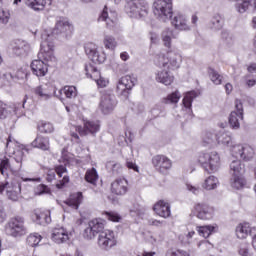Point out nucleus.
Returning a JSON list of instances; mask_svg holds the SVG:
<instances>
[{"instance_id":"1","label":"nucleus","mask_w":256,"mask_h":256,"mask_svg":"<svg viewBox=\"0 0 256 256\" xmlns=\"http://www.w3.org/2000/svg\"><path fill=\"white\" fill-rule=\"evenodd\" d=\"M55 43L51 41V36L45 32L42 35V42L40 52L38 53V59L33 60L31 63L32 73L36 77H45L49 71L48 65L53 66L57 63V57H55Z\"/></svg>"},{"instance_id":"2","label":"nucleus","mask_w":256,"mask_h":256,"mask_svg":"<svg viewBox=\"0 0 256 256\" xmlns=\"http://www.w3.org/2000/svg\"><path fill=\"white\" fill-rule=\"evenodd\" d=\"M183 63V56L181 53L173 48H168L165 54H157L154 58V65L156 67H166L167 69H179Z\"/></svg>"},{"instance_id":"3","label":"nucleus","mask_w":256,"mask_h":256,"mask_svg":"<svg viewBox=\"0 0 256 256\" xmlns=\"http://www.w3.org/2000/svg\"><path fill=\"white\" fill-rule=\"evenodd\" d=\"M196 161L204 167L205 171H211V173H217L221 168V156L217 151L199 152Z\"/></svg>"},{"instance_id":"4","label":"nucleus","mask_w":256,"mask_h":256,"mask_svg":"<svg viewBox=\"0 0 256 256\" xmlns=\"http://www.w3.org/2000/svg\"><path fill=\"white\" fill-rule=\"evenodd\" d=\"M124 11L132 19H141L149 15V4L145 0H126Z\"/></svg>"},{"instance_id":"5","label":"nucleus","mask_w":256,"mask_h":256,"mask_svg":"<svg viewBox=\"0 0 256 256\" xmlns=\"http://www.w3.org/2000/svg\"><path fill=\"white\" fill-rule=\"evenodd\" d=\"M5 153L9 155V157H14V160L18 163L16 170L21 169V163H23V159H25L27 148L9 136L6 141Z\"/></svg>"},{"instance_id":"6","label":"nucleus","mask_w":256,"mask_h":256,"mask_svg":"<svg viewBox=\"0 0 256 256\" xmlns=\"http://www.w3.org/2000/svg\"><path fill=\"white\" fill-rule=\"evenodd\" d=\"M155 17L162 23H167L173 17L171 0H155L152 6Z\"/></svg>"},{"instance_id":"7","label":"nucleus","mask_w":256,"mask_h":256,"mask_svg":"<svg viewBox=\"0 0 256 256\" xmlns=\"http://www.w3.org/2000/svg\"><path fill=\"white\" fill-rule=\"evenodd\" d=\"M5 193L9 201L17 202L21 196V182L17 180L0 182V195Z\"/></svg>"},{"instance_id":"8","label":"nucleus","mask_w":256,"mask_h":256,"mask_svg":"<svg viewBox=\"0 0 256 256\" xmlns=\"http://www.w3.org/2000/svg\"><path fill=\"white\" fill-rule=\"evenodd\" d=\"M230 155L234 159L251 161L255 157V150L249 144H233L230 146Z\"/></svg>"},{"instance_id":"9","label":"nucleus","mask_w":256,"mask_h":256,"mask_svg":"<svg viewBox=\"0 0 256 256\" xmlns=\"http://www.w3.org/2000/svg\"><path fill=\"white\" fill-rule=\"evenodd\" d=\"M5 232L10 237H23L27 235V227H25V218L16 216L8 222Z\"/></svg>"},{"instance_id":"10","label":"nucleus","mask_w":256,"mask_h":256,"mask_svg":"<svg viewBox=\"0 0 256 256\" xmlns=\"http://www.w3.org/2000/svg\"><path fill=\"white\" fill-rule=\"evenodd\" d=\"M137 85V78L135 76L126 75L119 79L116 86L117 94L122 97V99H129L131 94V89Z\"/></svg>"},{"instance_id":"11","label":"nucleus","mask_w":256,"mask_h":256,"mask_svg":"<svg viewBox=\"0 0 256 256\" xmlns=\"http://www.w3.org/2000/svg\"><path fill=\"white\" fill-rule=\"evenodd\" d=\"M191 215L201 221H211L215 215V209L205 202H198L192 207Z\"/></svg>"},{"instance_id":"12","label":"nucleus","mask_w":256,"mask_h":256,"mask_svg":"<svg viewBox=\"0 0 256 256\" xmlns=\"http://www.w3.org/2000/svg\"><path fill=\"white\" fill-rule=\"evenodd\" d=\"M72 32L73 25L69 23V20H67L66 18H60L59 20H57L53 32L49 33V31L44 30L41 35V39H43V35L47 33L49 37H51V41L53 43V35H63V37H69V35H71Z\"/></svg>"},{"instance_id":"13","label":"nucleus","mask_w":256,"mask_h":256,"mask_svg":"<svg viewBox=\"0 0 256 256\" xmlns=\"http://www.w3.org/2000/svg\"><path fill=\"white\" fill-rule=\"evenodd\" d=\"M97 245L102 251H110L117 245V238L115 232L106 229L98 235Z\"/></svg>"},{"instance_id":"14","label":"nucleus","mask_w":256,"mask_h":256,"mask_svg":"<svg viewBox=\"0 0 256 256\" xmlns=\"http://www.w3.org/2000/svg\"><path fill=\"white\" fill-rule=\"evenodd\" d=\"M105 231V220L96 218L88 223V227L84 230V239L91 241L95 239L97 235H101Z\"/></svg>"},{"instance_id":"15","label":"nucleus","mask_w":256,"mask_h":256,"mask_svg":"<svg viewBox=\"0 0 256 256\" xmlns=\"http://www.w3.org/2000/svg\"><path fill=\"white\" fill-rule=\"evenodd\" d=\"M101 21L106 22V28L110 31H117V27H119V19L117 18V13L113 10H109L107 6L104 7L98 17V22L101 23Z\"/></svg>"},{"instance_id":"16","label":"nucleus","mask_w":256,"mask_h":256,"mask_svg":"<svg viewBox=\"0 0 256 256\" xmlns=\"http://www.w3.org/2000/svg\"><path fill=\"white\" fill-rule=\"evenodd\" d=\"M85 53L88 55L89 59L93 61V63H105L107 59V54L105 53L103 47H98L93 43L85 46Z\"/></svg>"},{"instance_id":"17","label":"nucleus","mask_w":256,"mask_h":256,"mask_svg":"<svg viewBox=\"0 0 256 256\" xmlns=\"http://www.w3.org/2000/svg\"><path fill=\"white\" fill-rule=\"evenodd\" d=\"M73 233L65 226H59L51 231V239L56 245H63L71 239Z\"/></svg>"},{"instance_id":"18","label":"nucleus","mask_w":256,"mask_h":256,"mask_svg":"<svg viewBox=\"0 0 256 256\" xmlns=\"http://www.w3.org/2000/svg\"><path fill=\"white\" fill-rule=\"evenodd\" d=\"M117 107V98L113 94H103L100 100L99 109L103 115H109Z\"/></svg>"},{"instance_id":"19","label":"nucleus","mask_w":256,"mask_h":256,"mask_svg":"<svg viewBox=\"0 0 256 256\" xmlns=\"http://www.w3.org/2000/svg\"><path fill=\"white\" fill-rule=\"evenodd\" d=\"M240 121H243V102L237 99L235 100V110L229 116L230 127L239 129L241 127Z\"/></svg>"},{"instance_id":"20","label":"nucleus","mask_w":256,"mask_h":256,"mask_svg":"<svg viewBox=\"0 0 256 256\" xmlns=\"http://www.w3.org/2000/svg\"><path fill=\"white\" fill-rule=\"evenodd\" d=\"M170 68L166 67H158V70L155 71V81L157 83H161V85H165L169 87V85H173V81H175V76L169 70Z\"/></svg>"},{"instance_id":"21","label":"nucleus","mask_w":256,"mask_h":256,"mask_svg":"<svg viewBox=\"0 0 256 256\" xmlns=\"http://www.w3.org/2000/svg\"><path fill=\"white\" fill-rule=\"evenodd\" d=\"M85 72L87 77H90V79H93L97 83L98 87H107L109 85V80L101 76V72H99L95 65L86 64Z\"/></svg>"},{"instance_id":"22","label":"nucleus","mask_w":256,"mask_h":256,"mask_svg":"<svg viewBox=\"0 0 256 256\" xmlns=\"http://www.w3.org/2000/svg\"><path fill=\"white\" fill-rule=\"evenodd\" d=\"M153 167L159 173H167L172 167L173 162L165 155H156L152 158Z\"/></svg>"},{"instance_id":"23","label":"nucleus","mask_w":256,"mask_h":256,"mask_svg":"<svg viewBox=\"0 0 256 256\" xmlns=\"http://www.w3.org/2000/svg\"><path fill=\"white\" fill-rule=\"evenodd\" d=\"M57 91L51 84H42L34 89V94L37 95L38 99L41 101H49L53 99Z\"/></svg>"},{"instance_id":"24","label":"nucleus","mask_w":256,"mask_h":256,"mask_svg":"<svg viewBox=\"0 0 256 256\" xmlns=\"http://www.w3.org/2000/svg\"><path fill=\"white\" fill-rule=\"evenodd\" d=\"M195 237V230L191 225H184L179 227L177 239L182 245H191V240Z\"/></svg>"},{"instance_id":"25","label":"nucleus","mask_w":256,"mask_h":256,"mask_svg":"<svg viewBox=\"0 0 256 256\" xmlns=\"http://www.w3.org/2000/svg\"><path fill=\"white\" fill-rule=\"evenodd\" d=\"M101 129V124H99V121H86L84 122V127L77 126L76 131L79 132V135L85 136V135H95L96 133H99Z\"/></svg>"},{"instance_id":"26","label":"nucleus","mask_w":256,"mask_h":256,"mask_svg":"<svg viewBox=\"0 0 256 256\" xmlns=\"http://www.w3.org/2000/svg\"><path fill=\"white\" fill-rule=\"evenodd\" d=\"M129 191V182L125 178H117L111 183V193L123 196Z\"/></svg>"},{"instance_id":"27","label":"nucleus","mask_w":256,"mask_h":256,"mask_svg":"<svg viewBox=\"0 0 256 256\" xmlns=\"http://www.w3.org/2000/svg\"><path fill=\"white\" fill-rule=\"evenodd\" d=\"M153 211L159 217H163V219L171 217V205H169V202L165 200H159L156 204H154Z\"/></svg>"},{"instance_id":"28","label":"nucleus","mask_w":256,"mask_h":256,"mask_svg":"<svg viewBox=\"0 0 256 256\" xmlns=\"http://www.w3.org/2000/svg\"><path fill=\"white\" fill-rule=\"evenodd\" d=\"M171 23L174 29H177L178 31H191V26L187 21V16L183 14H176L172 18Z\"/></svg>"},{"instance_id":"29","label":"nucleus","mask_w":256,"mask_h":256,"mask_svg":"<svg viewBox=\"0 0 256 256\" xmlns=\"http://www.w3.org/2000/svg\"><path fill=\"white\" fill-rule=\"evenodd\" d=\"M256 233V226L251 227L249 223H242L236 227V236L238 239H247L249 235L253 237Z\"/></svg>"},{"instance_id":"30","label":"nucleus","mask_w":256,"mask_h":256,"mask_svg":"<svg viewBox=\"0 0 256 256\" xmlns=\"http://www.w3.org/2000/svg\"><path fill=\"white\" fill-rule=\"evenodd\" d=\"M32 220L38 225H49V223H51V211L35 210V212L32 214Z\"/></svg>"},{"instance_id":"31","label":"nucleus","mask_w":256,"mask_h":256,"mask_svg":"<svg viewBox=\"0 0 256 256\" xmlns=\"http://www.w3.org/2000/svg\"><path fill=\"white\" fill-rule=\"evenodd\" d=\"M34 149H40L41 151H49L51 143L49 137L38 135L31 143Z\"/></svg>"},{"instance_id":"32","label":"nucleus","mask_w":256,"mask_h":256,"mask_svg":"<svg viewBox=\"0 0 256 256\" xmlns=\"http://www.w3.org/2000/svg\"><path fill=\"white\" fill-rule=\"evenodd\" d=\"M65 95L66 99H75L77 97V87L75 86H64L55 93V97L62 99Z\"/></svg>"},{"instance_id":"33","label":"nucleus","mask_w":256,"mask_h":256,"mask_svg":"<svg viewBox=\"0 0 256 256\" xmlns=\"http://www.w3.org/2000/svg\"><path fill=\"white\" fill-rule=\"evenodd\" d=\"M173 39H177V34H175V31H173L171 28H165L161 33V40L164 47L171 49Z\"/></svg>"},{"instance_id":"34","label":"nucleus","mask_w":256,"mask_h":256,"mask_svg":"<svg viewBox=\"0 0 256 256\" xmlns=\"http://www.w3.org/2000/svg\"><path fill=\"white\" fill-rule=\"evenodd\" d=\"M219 230V226L217 224H210L205 226H197L196 231L198 232V235L200 237H204V239H207L210 235H213V233H217Z\"/></svg>"},{"instance_id":"35","label":"nucleus","mask_w":256,"mask_h":256,"mask_svg":"<svg viewBox=\"0 0 256 256\" xmlns=\"http://www.w3.org/2000/svg\"><path fill=\"white\" fill-rule=\"evenodd\" d=\"M83 201V193L77 192L74 194H71L69 199L64 201V205L67 207H70L71 209H79V206L81 205Z\"/></svg>"},{"instance_id":"36","label":"nucleus","mask_w":256,"mask_h":256,"mask_svg":"<svg viewBox=\"0 0 256 256\" xmlns=\"http://www.w3.org/2000/svg\"><path fill=\"white\" fill-rule=\"evenodd\" d=\"M12 50L15 55H27L31 51V46L25 41L18 40L15 42Z\"/></svg>"},{"instance_id":"37","label":"nucleus","mask_w":256,"mask_h":256,"mask_svg":"<svg viewBox=\"0 0 256 256\" xmlns=\"http://www.w3.org/2000/svg\"><path fill=\"white\" fill-rule=\"evenodd\" d=\"M215 138L218 145H223V147H229V150L231 149V145H237V143H233L231 135L225 132H219L215 135Z\"/></svg>"},{"instance_id":"38","label":"nucleus","mask_w":256,"mask_h":256,"mask_svg":"<svg viewBox=\"0 0 256 256\" xmlns=\"http://www.w3.org/2000/svg\"><path fill=\"white\" fill-rule=\"evenodd\" d=\"M55 173L59 178L63 177L62 180H60V183L56 185L58 189H61L63 185L69 183V176L67 175V168L65 166L63 165L56 166Z\"/></svg>"},{"instance_id":"39","label":"nucleus","mask_w":256,"mask_h":256,"mask_svg":"<svg viewBox=\"0 0 256 256\" xmlns=\"http://www.w3.org/2000/svg\"><path fill=\"white\" fill-rule=\"evenodd\" d=\"M229 3H236L235 4V10L240 15H243V13H247L249 11V8L251 7V0H228Z\"/></svg>"},{"instance_id":"40","label":"nucleus","mask_w":256,"mask_h":256,"mask_svg":"<svg viewBox=\"0 0 256 256\" xmlns=\"http://www.w3.org/2000/svg\"><path fill=\"white\" fill-rule=\"evenodd\" d=\"M231 175H243L245 173V164L239 159L231 161L230 163Z\"/></svg>"},{"instance_id":"41","label":"nucleus","mask_w":256,"mask_h":256,"mask_svg":"<svg viewBox=\"0 0 256 256\" xmlns=\"http://www.w3.org/2000/svg\"><path fill=\"white\" fill-rule=\"evenodd\" d=\"M230 185L232 189H244V187L247 185V180L245 177H243V175H232V178L230 179Z\"/></svg>"},{"instance_id":"42","label":"nucleus","mask_w":256,"mask_h":256,"mask_svg":"<svg viewBox=\"0 0 256 256\" xmlns=\"http://www.w3.org/2000/svg\"><path fill=\"white\" fill-rule=\"evenodd\" d=\"M25 5L33 11H43L47 5V0H25Z\"/></svg>"},{"instance_id":"43","label":"nucleus","mask_w":256,"mask_h":256,"mask_svg":"<svg viewBox=\"0 0 256 256\" xmlns=\"http://www.w3.org/2000/svg\"><path fill=\"white\" fill-rule=\"evenodd\" d=\"M196 98H197V92H195V91L187 92L184 95L183 105L188 113H191V107L193 105V100Z\"/></svg>"},{"instance_id":"44","label":"nucleus","mask_w":256,"mask_h":256,"mask_svg":"<svg viewBox=\"0 0 256 256\" xmlns=\"http://www.w3.org/2000/svg\"><path fill=\"white\" fill-rule=\"evenodd\" d=\"M237 253L239 256H254L253 250L249 242H242L237 246Z\"/></svg>"},{"instance_id":"45","label":"nucleus","mask_w":256,"mask_h":256,"mask_svg":"<svg viewBox=\"0 0 256 256\" xmlns=\"http://www.w3.org/2000/svg\"><path fill=\"white\" fill-rule=\"evenodd\" d=\"M216 187H219V179L215 176H209L202 183V188L206 189V191H213Z\"/></svg>"},{"instance_id":"46","label":"nucleus","mask_w":256,"mask_h":256,"mask_svg":"<svg viewBox=\"0 0 256 256\" xmlns=\"http://www.w3.org/2000/svg\"><path fill=\"white\" fill-rule=\"evenodd\" d=\"M180 99H181V92H179V90H176L168 94L167 97L163 99V101L166 105H177Z\"/></svg>"},{"instance_id":"47","label":"nucleus","mask_w":256,"mask_h":256,"mask_svg":"<svg viewBox=\"0 0 256 256\" xmlns=\"http://www.w3.org/2000/svg\"><path fill=\"white\" fill-rule=\"evenodd\" d=\"M103 45L105 49L115 51V49H117V40L112 35L105 34L103 38Z\"/></svg>"},{"instance_id":"48","label":"nucleus","mask_w":256,"mask_h":256,"mask_svg":"<svg viewBox=\"0 0 256 256\" xmlns=\"http://www.w3.org/2000/svg\"><path fill=\"white\" fill-rule=\"evenodd\" d=\"M98 180H99V174L97 173V169L92 168L86 171L85 181H87V183H90L91 185H97Z\"/></svg>"},{"instance_id":"49","label":"nucleus","mask_w":256,"mask_h":256,"mask_svg":"<svg viewBox=\"0 0 256 256\" xmlns=\"http://www.w3.org/2000/svg\"><path fill=\"white\" fill-rule=\"evenodd\" d=\"M210 29H213L214 31H219L223 29V18L221 15H215L209 24Z\"/></svg>"},{"instance_id":"50","label":"nucleus","mask_w":256,"mask_h":256,"mask_svg":"<svg viewBox=\"0 0 256 256\" xmlns=\"http://www.w3.org/2000/svg\"><path fill=\"white\" fill-rule=\"evenodd\" d=\"M208 75H209L212 83H214V85H221V83L223 81V76L220 75L219 73H217V71L215 69L209 68Z\"/></svg>"},{"instance_id":"51","label":"nucleus","mask_w":256,"mask_h":256,"mask_svg":"<svg viewBox=\"0 0 256 256\" xmlns=\"http://www.w3.org/2000/svg\"><path fill=\"white\" fill-rule=\"evenodd\" d=\"M38 131H40V133H53L55 127H53L51 122L41 121L38 123Z\"/></svg>"},{"instance_id":"52","label":"nucleus","mask_w":256,"mask_h":256,"mask_svg":"<svg viewBox=\"0 0 256 256\" xmlns=\"http://www.w3.org/2000/svg\"><path fill=\"white\" fill-rule=\"evenodd\" d=\"M41 239H42V237L38 233L30 234L27 237V244L30 247H37V245H39V243H41Z\"/></svg>"},{"instance_id":"53","label":"nucleus","mask_w":256,"mask_h":256,"mask_svg":"<svg viewBox=\"0 0 256 256\" xmlns=\"http://www.w3.org/2000/svg\"><path fill=\"white\" fill-rule=\"evenodd\" d=\"M48 193H51V190L45 184H40L34 189V195H47Z\"/></svg>"},{"instance_id":"54","label":"nucleus","mask_w":256,"mask_h":256,"mask_svg":"<svg viewBox=\"0 0 256 256\" xmlns=\"http://www.w3.org/2000/svg\"><path fill=\"white\" fill-rule=\"evenodd\" d=\"M9 170H11V163H9V159L4 158L0 163V172L2 175H7Z\"/></svg>"},{"instance_id":"55","label":"nucleus","mask_w":256,"mask_h":256,"mask_svg":"<svg viewBox=\"0 0 256 256\" xmlns=\"http://www.w3.org/2000/svg\"><path fill=\"white\" fill-rule=\"evenodd\" d=\"M104 215L108 221H112L113 223H119L121 221V216L116 212H105Z\"/></svg>"},{"instance_id":"56","label":"nucleus","mask_w":256,"mask_h":256,"mask_svg":"<svg viewBox=\"0 0 256 256\" xmlns=\"http://www.w3.org/2000/svg\"><path fill=\"white\" fill-rule=\"evenodd\" d=\"M166 256H189V253L184 250H175V249H169L166 252Z\"/></svg>"},{"instance_id":"57","label":"nucleus","mask_w":256,"mask_h":256,"mask_svg":"<svg viewBox=\"0 0 256 256\" xmlns=\"http://www.w3.org/2000/svg\"><path fill=\"white\" fill-rule=\"evenodd\" d=\"M10 17L11 15L9 14V11L0 9V23H2L3 25H7V23H9Z\"/></svg>"},{"instance_id":"58","label":"nucleus","mask_w":256,"mask_h":256,"mask_svg":"<svg viewBox=\"0 0 256 256\" xmlns=\"http://www.w3.org/2000/svg\"><path fill=\"white\" fill-rule=\"evenodd\" d=\"M213 141H215V134H213L212 132H206L203 135V143H205V145H211Z\"/></svg>"},{"instance_id":"59","label":"nucleus","mask_w":256,"mask_h":256,"mask_svg":"<svg viewBox=\"0 0 256 256\" xmlns=\"http://www.w3.org/2000/svg\"><path fill=\"white\" fill-rule=\"evenodd\" d=\"M163 239H164V237H163L162 233H154V234L150 235V237H149V241L152 244L161 243V241H163Z\"/></svg>"},{"instance_id":"60","label":"nucleus","mask_w":256,"mask_h":256,"mask_svg":"<svg viewBox=\"0 0 256 256\" xmlns=\"http://www.w3.org/2000/svg\"><path fill=\"white\" fill-rule=\"evenodd\" d=\"M186 189L190 193H193V195H199L201 193V188L193 184H186Z\"/></svg>"},{"instance_id":"61","label":"nucleus","mask_w":256,"mask_h":256,"mask_svg":"<svg viewBox=\"0 0 256 256\" xmlns=\"http://www.w3.org/2000/svg\"><path fill=\"white\" fill-rule=\"evenodd\" d=\"M126 167L128 169H132L133 171H136V173H139V166H137V164L133 160L127 159L126 160Z\"/></svg>"},{"instance_id":"62","label":"nucleus","mask_w":256,"mask_h":256,"mask_svg":"<svg viewBox=\"0 0 256 256\" xmlns=\"http://www.w3.org/2000/svg\"><path fill=\"white\" fill-rule=\"evenodd\" d=\"M197 247L198 248L206 247V249H211V248H213V244H211V242H209L207 240H202V241L198 242Z\"/></svg>"},{"instance_id":"63","label":"nucleus","mask_w":256,"mask_h":256,"mask_svg":"<svg viewBox=\"0 0 256 256\" xmlns=\"http://www.w3.org/2000/svg\"><path fill=\"white\" fill-rule=\"evenodd\" d=\"M7 117V109H5V104L0 101V119H5Z\"/></svg>"},{"instance_id":"64","label":"nucleus","mask_w":256,"mask_h":256,"mask_svg":"<svg viewBox=\"0 0 256 256\" xmlns=\"http://www.w3.org/2000/svg\"><path fill=\"white\" fill-rule=\"evenodd\" d=\"M150 41L153 45H157V43H159V35H157L156 33H151Z\"/></svg>"}]
</instances>
